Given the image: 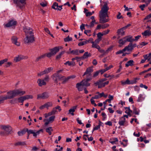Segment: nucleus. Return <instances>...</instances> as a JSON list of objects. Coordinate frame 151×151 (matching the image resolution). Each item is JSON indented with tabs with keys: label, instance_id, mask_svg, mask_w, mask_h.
Masks as SVG:
<instances>
[{
	"label": "nucleus",
	"instance_id": "obj_11",
	"mask_svg": "<svg viewBox=\"0 0 151 151\" xmlns=\"http://www.w3.org/2000/svg\"><path fill=\"white\" fill-rule=\"evenodd\" d=\"M58 109L59 111H61V109L60 108V106H57L55 108L52 109V111L48 113V116H50L52 115H54L55 114L56 112L57 111L56 109Z\"/></svg>",
	"mask_w": 151,
	"mask_h": 151
},
{
	"label": "nucleus",
	"instance_id": "obj_32",
	"mask_svg": "<svg viewBox=\"0 0 151 151\" xmlns=\"http://www.w3.org/2000/svg\"><path fill=\"white\" fill-rule=\"evenodd\" d=\"M25 145H26V143L25 142H16L14 144V145L15 146H22Z\"/></svg>",
	"mask_w": 151,
	"mask_h": 151
},
{
	"label": "nucleus",
	"instance_id": "obj_33",
	"mask_svg": "<svg viewBox=\"0 0 151 151\" xmlns=\"http://www.w3.org/2000/svg\"><path fill=\"white\" fill-rule=\"evenodd\" d=\"M118 141V139L117 138H115L113 139H110L109 140V142L113 145L116 142Z\"/></svg>",
	"mask_w": 151,
	"mask_h": 151
},
{
	"label": "nucleus",
	"instance_id": "obj_46",
	"mask_svg": "<svg viewBox=\"0 0 151 151\" xmlns=\"http://www.w3.org/2000/svg\"><path fill=\"white\" fill-rule=\"evenodd\" d=\"M55 118V116H52L50 117L49 119L48 120L50 122H52L54 121Z\"/></svg>",
	"mask_w": 151,
	"mask_h": 151
},
{
	"label": "nucleus",
	"instance_id": "obj_38",
	"mask_svg": "<svg viewBox=\"0 0 151 151\" xmlns=\"http://www.w3.org/2000/svg\"><path fill=\"white\" fill-rule=\"evenodd\" d=\"M125 38V37L122 38V39H120L119 41V43L120 44H121L122 45H124L125 42H126Z\"/></svg>",
	"mask_w": 151,
	"mask_h": 151
},
{
	"label": "nucleus",
	"instance_id": "obj_22",
	"mask_svg": "<svg viewBox=\"0 0 151 151\" xmlns=\"http://www.w3.org/2000/svg\"><path fill=\"white\" fill-rule=\"evenodd\" d=\"M77 107V105L73 107L72 108L70 109L69 110V113L71 114V115L72 116L74 115V114L73 112L75 111V110L76 109Z\"/></svg>",
	"mask_w": 151,
	"mask_h": 151
},
{
	"label": "nucleus",
	"instance_id": "obj_41",
	"mask_svg": "<svg viewBox=\"0 0 151 151\" xmlns=\"http://www.w3.org/2000/svg\"><path fill=\"white\" fill-rule=\"evenodd\" d=\"M149 32V30L147 29L144 32H142V34L144 36H150Z\"/></svg>",
	"mask_w": 151,
	"mask_h": 151
},
{
	"label": "nucleus",
	"instance_id": "obj_52",
	"mask_svg": "<svg viewBox=\"0 0 151 151\" xmlns=\"http://www.w3.org/2000/svg\"><path fill=\"white\" fill-rule=\"evenodd\" d=\"M100 128V125H98L96 127H93L92 132L93 133L94 131L97 130L98 129H99Z\"/></svg>",
	"mask_w": 151,
	"mask_h": 151
},
{
	"label": "nucleus",
	"instance_id": "obj_34",
	"mask_svg": "<svg viewBox=\"0 0 151 151\" xmlns=\"http://www.w3.org/2000/svg\"><path fill=\"white\" fill-rule=\"evenodd\" d=\"M46 56L45 54L42 55L36 58L35 61L36 62L40 60L42 58H43Z\"/></svg>",
	"mask_w": 151,
	"mask_h": 151
},
{
	"label": "nucleus",
	"instance_id": "obj_49",
	"mask_svg": "<svg viewBox=\"0 0 151 151\" xmlns=\"http://www.w3.org/2000/svg\"><path fill=\"white\" fill-rule=\"evenodd\" d=\"M97 35L98 38L101 40L102 36L103 35L102 33L101 32H99Z\"/></svg>",
	"mask_w": 151,
	"mask_h": 151
},
{
	"label": "nucleus",
	"instance_id": "obj_56",
	"mask_svg": "<svg viewBox=\"0 0 151 151\" xmlns=\"http://www.w3.org/2000/svg\"><path fill=\"white\" fill-rule=\"evenodd\" d=\"M85 24H82L80 26V28L81 30L83 31V29H85Z\"/></svg>",
	"mask_w": 151,
	"mask_h": 151
},
{
	"label": "nucleus",
	"instance_id": "obj_12",
	"mask_svg": "<svg viewBox=\"0 0 151 151\" xmlns=\"http://www.w3.org/2000/svg\"><path fill=\"white\" fill-rule=\"evenodd\" d=\"M23 30L25 32L26 36L28 35L33 34L32 32V30L30 27H24Z\"/></svg>",
	"mask_w": 151,
	"mask_h": 151
},
{
	"label": "nucleus",
	"instance_id": "obj_17",
	"mask_svg": "<svg viewBox=\"0 0 151 151\" xmlns=\"http://www.w3.org/2000/svg\"><path fill=\"white\" fill-rule=\"evenodd\" d=\"M66 53L68 54H72L76 55H79V50L78 49L72 50L70 51H67Z\"/></svg>",
	"mask_w": 151,
	"mask_h": 151
},
{
	"label": "nucleus",
	"instance_id": "obj_14",
	"mask_svg": "<svg viewBox=\"0 0 151 151\" xmlns=\"http://www.w3.org/2000/svg\"><path fill=\"white\" fill-rule=\"evenodd\" d=\"M17 37L16 36H13L11 38L12 43L18 46L20 45V44L19 42L17 41Z\"/></svg>",
	"mask_w": 151,
	"mask_h": 151
},
{
	"label": "nucleus",
	"instance_id": "obj_45",
	"mask_svg": "<svg viewBox=\"0 0 151 151\" xmlns=\"http://www.w3.org/2000/svg\"><path fill=\"white\" fill-rule=\"evenodd\" d=\"M72 40V37H70L69 36H68L66 37L64 39V41L65 42H67L71 41Z\"/></svg>",
	"mask_w": 151,
	"mask_h": 151
},
{
	"label": "nucleus",
	"instance_id": "obj_44",
	"mask_svg": "<svg viewBox=\"0 0 151 151\" xmlns=\"http://www.w3.org/2000/svg\"><path fill=\"white\" fill-rule=\"evenodd\" d=\"M34 130L32 129H28L26 128V132H27V135L29 136V135L31 134H32Z\"/></svg>",
	"mask_w": 151,
	"mask_h": 151
},
{
	"label": "nucleus",
	"instance_id": "obj_57",
	"mask_svg": "<svg viewBox=\"0 0 151 151\" xmlns=\"http://www.w3.org/2000/svg\"><path fill=\"white\" fill-rule=\"evenodd\" d=\"M140 37H141V36L140 35H138V36L135 37V39H133V40L134 41H137Z\"/></svg>",
	"mask_w": 151,
	"mask_h": 151
},
{
	"label": "nucleus",
	"instance_id": "obj_62",
	"mask_svg": "<svg viewBox=\"0 0 151 151\" xmlns=\"http://www.w3.org/2000/svg\"><path fill=\"white\" fill-rule=\"evenodd\" d=\"M145 4H143L140 5L139 6V7L141 9L142 11H143L144 10V8H145Z\"/></svg>",
	"mask_w": 151,
	"mask_h": 151
},
{
	"label": "nucleus",
	"instance_id": "obj_16",
	"mask_svg": "<svg viewBox=\"0 0 151 151\" xmlns=\"http://www.w3.org/2000/svg\"><path fill=\"white\" fill-rule=\"evenodd\" d=\"M1 128L8 133H9L11 131L12 129L11 127L8 125L2 126Z\"/></svg>",
	"mask_w": 151,
	"mask_h": 151
},
{
	"label": "nucleus",
	"instance_id": "obj_26",
	"mask_svg": "<svg viewBox=\"0 0 151 151\" xmlns=\"http://www.w3.org/2000/svg\"><path fill=\"white\" fill-rule=\"evenodd\" d=\"M91 55V53H89L88 52H85L83 55L82 56V58L83 59L87 58H88L89 57H90Z\"/></svg>",
	"mask_w": 151,
	"mask_h": 151
},
{
	"label": "nucleus",
	"instance_id": "obj_5",
	"mask_svg": "<svg viewBox=\"0 0 151 151\" xmlns=\"http://www.w3.org/2000/svg\"><path fill=\"white\" fill-rule=\"evenodd\" d=\"M30 35V36H29V35L26 36V37L24 38V41L25 44L32 43L34 41V37L33 34Z\"/></svg>",
	"mask_w": 151,
	"mask_h": 151
},
{
	"label": "nucleus",
	"instance_id": "obj_31",
	"mask_svg": "<svg viewBox=\"0 0 151 151\" xmlns=\"http://www.w3.org/2000/svg\"><path fill=\"white\" fill-rule=\"evenodd\" d=\"M72 77L71 76H69L67 78H65L64 76V77L63 78V79H62L61 80H63V81L62 83L63 84H64L65 83V82L68 81V80L71 78Z\"/></svg>",
	"mask_w": 151,
	"mask_h": 151
},
{
	"label": "nucleus",
	"instance_id": "obj_1",
	"mask_svg": "<svg viewBox=\"0 0 151 151\" xmlns=\"http://www.w3.org/2000/svg\"><path fill=\"white\" fill-rule=\"evenodd\" d=\"M109 9V7H108L107 4L105 2L101 10L99 12V22L100 23H105L109 21V19L106 18V17H109L107 14Z\"/></svg>",
	"mask_w": 151,
	"mask_h": 151
},
{
	"label": "nucleus",
	"instance_id": "obj_36",
	"mask_svg": "<svg viewBox=\"0 0 151 151\" xmlns=\"http://www.w3.org/2000/svg\"><path fill=\"white\" fill-rule=\"evenodd\" d=\"M26 100L25 96L20 97L18 99V102L19 103H23L24 101Z\"/></svg>",
	"mask_w": 151,
	"mask_h": 151
},
{
	"label": "nucleus",
	"instance_id": "obj_40",
	"mask_svg": "<svg viewBox=\"0 0 151 151\" xmlns=\"http://www.w3.org/2000/svg\"><path fill=\"white\" fill-rule=\"evenodd\" d=\"M125 118H124L123 120H119V124L120 126H124V123L125 122Z\"/></svg>",
	"mask_w": 151,
	"mask_h": 151
},
{
	"label": "nucleus",
	"instance_id": "obj_64",
	"mask_svg": "<svg viewBox=\"0 0 151 151\" xmlns=\"http://www.w3.org/2000/svg\"><path fill=\"white\" fill-rule=\"evenodd\" d=\"M140 87L142 88H144L146 89H147L148 88V87L147 86H146L145 85H143L142 83H141L140 84L139 86Z\"/></svg>",
	"mask_w": 151,
	"mask_h": 151
},
{
	"label": "nucleus",
	"instance_id": "obj_39",
	"mask_svg": "<svg viewBox=\"0 0 151 151\" xmlns=\"http://www.w3.org/2000/svg\"><path fill=\"white\" fill-rule=\"evenodd\" d=\"M109 83V81H106L105 82H104V83H101V85H100L99 86H98V88H100L102 87H104L105 85H107Z\"/></svg>",
	"mask_w": 151,
	"mask_h": 151
},
{
	"label": "nucleus",
	"instance_id": "obj_54",
	"mask_svg": "<svg viewBox=\"0 0 151 151\" xmlns=\"http://www.w3.org/2000/svg\"><path fill=\"white\" fill-rule=\"evenodd\" d=\"M99 73V72L98 71L94 73V74L93 75V77L95 78L98 76Z\"/></svg>",
	"mask_w": 151,
	"mask_h": 151
},
{
	"label": "nucleus",
	"instance_id": "obj_37",
	"mask_svg": "<svg viewBox=\"0 0 151 151\" xmlns=\"http://www.w3.org/2000/svg\"><path fill=\"white\" fill-rule=\"evenodd\" d=\"M58 3L56 2H55L52 4V8L55 10H57L58 9Z\"/></svg>",
	"mask_w": 151,
	"mask_h": 151
},
{
	"label": "nucleus",
	"instance_id": "obj_23",
	"mask_svg": "<svg viewBox=\"0 0 151 151\" xmlns=\"http://www.w3.org/2000/svg\"><path fill=\"white\" fill-rule=\"evenodd\" d=\"M81 83H78L76 85V87L77 88L78 90L79 91H82L83 90V87Z\"/></svg>",
	"mask_w": 151,
	"mask_h": 151
},
{
	"label": "nucleus",
	"instance_id": "obj_43",
	"mask_svg": "<svg viewBox=\"0 0 151 151\" xmlns=\"http://www.w3.org/2000/svg\"><path fill=\"white\" fill-rule=\"evenodd\" d=\"M45 107L47 108L49 107H51L52 106V103L51 102H48L45 104Z\"/></svg>",
	"mask_w": 151,
	"mask_h": 151
},
{
	"label": "nucleus",
	"instance_id": "obj_27",
	"mask_svg": "<svg viewBox=\"0 0 151 151\" xmlns=\"http://www.w3.org/2000/svg\"><path fill=\"white\" fill-rule=\"evenodd\" d=\"M133 107V113L136 115H138L139 114V110L137 109L134 106V105H132Z\"/></svg>",
	"mask_w": 151,
	"mask_h": 151
},
{
	"label": "nucleus",
	"instance_id": "obj_21",
	"mask_svg": "<svg viewBox=\"0 0 151 151\" xmlns=\"http://www.w3.org/2000/svg\"><path fill=\"white\" fill-rule=\"evenodd\" d=\"M13 96H0V102L4 101V100H7L8 99H11L12 98Z\"/></svg>",
	"mask_w": 151,
	"mask_h": 151
},
{
	"label": "nucleus",
	"instance_id": "obj_63",
	"mask_svg": "<svg viewBox=\"0 0 151 151\" xmlns=\"http://www.w3.org/2000/svg\"><path fill=\"white\" fill-rule=\"evenodd\" d=\"M105 124L106 125H108L109 126H112V123L111 121H108L105 123Z\"/></svg>",
	"mask_w": 151,
	"mask_h": 151
},
{
	"label": "nucleus",
	"instance_id": "obj_2",
	"mask_svg": "<svg viewBox=\"0 0 151 151\" xmlns=\"http://www.w3.org/2000/svg\"><path fill=\"white\" fill-rule=\"evenodd\" d=\"M25 92L24 91H22L20 89H17L13 91H10L7 92V94L8 95L7 96H13L11 99L19 95H22L25 94Z\"/></svg>",
	"mask_w": 151,
	"mask_h": 151
},
{
	"label": "nucleus",
	"instance_id": "obj_20",
	"mask_svg": "<svg viewBox=\"0 0 151 151\" xmlns=\"http://www.w3.org/2000/svg\"><path fill=\"white\" fill-rule=\"evenodd\" d=\"M132 36L129 35L125 37L126 42H130V43L132 42L133 41V38H132Z\"/></svg>",
	"mask_w": 151,
	"mask_h": 151
},
{
	"label": "nucleus",
	"instance_id": "obj_47",
	"mask_svg": "<svg viewBox=\"0 0 151 151\" xmlns=\"http://www.w3.org/2000/svg\"><path fill=\"white\" fill-rule=\"evenodd\" d=\"M8 60V59L5 58L4 60L0 61V66H1L5 62H6Z\"/></svg>",
	"mask_w": 151,
	"mask_h": 151
},
{
	"label": "nucleus",
	"instance_id": "obj_15",
	"mask_svg": "<svg viewBox=\"0 0 151 151\" xmlns=\"http://www.w3.org/2000/svg\"><path fill=\"white\" fill-rule=\"evenodd\" d=\"M25 58V57L22 55H18L17 57L14 58V61L15 62H17Z\"/></svg>",
	"mask_w": 151,
	"mask_h": 151
},
{
	"label": "nucleus",
	"instance_id": "obj_53",
	"mask_svg": "<svg viewBox=\"0 0 151 151\" xmlns=\"http://www.w3.org/2000/svg\"><path fill=\"white\" fill-rule=\"evenodd\" d=\"M25 97L26 99H32L33 98V96L32 95H27L25 96Z\"/></svg>",
	"mask_w": 151,
	"mask_h": 151
},
{
	"label": "nucleus",
	"instance_id": "obj_30",
	"mask_svg": "<svg viewBox=\"0 0 151 151\" xmlns=\"http://www.w3.org/2000/svg\"><path fill=\"white\" fill-rule=\"evenodd\" d=\"M53 70V68L52 67H49L46 68L44 71V72L45 74H47L50 73L51 71Z\"/></svg>",
	"mask_w": 151,
	"mask_h": 151
},
{
	"label": "nucleus",
	"instance_id": "obj_19",
	"mask_svg": "<svg viewBox=\"0 0 151 151\" xmlns=\"http://www.w3.org/2000/svg\"><path fill=\"white\" fill-rule=\"evenodd\" d=\"M37 83L40 86H45L46 85V83L44 81V80H41L40 79H38L37 81Z\"/></svg>",
	"mask_w": 151,
	"mask_h": 151
},
{
	"label": "nucleus",
	"instance_id": "obj_25",
	"mask_svg": "<svg viewBox=\"0 0 151 151\" xmlns=\"http://www.w3.org/2000/svg\"><path fill=\"white\" fill-rule=\"evenodd\" d=\"M26 132V128H24L21 131H18L17 134L19 136H22L25 134Z\"/></svg>",
	"mask_w": 151,
	"mask_h": 151
},
{
	"label": "nucleus",
	"instance_id": "obj_18",
	"mask_svg": "<svg viewBox=\"0 0 151 151\" xmlns=\"http://www.w3.org/2000/svg\"><path fill=\"white\" fill-rule=\"evenodd\" d=\"M125 30L123 27L118 29L117 32V34L119 35H120L122 36H123L125 35V32L124 30Z\"/></svg>",
	"mask_w": 151,
	"mask_h": 151
},
{
	"label": "nucleus",
	"instance_id": "obj_48",
	"mask_svg": "<svg viewBox=\"0 0 151 151\" xmlns=\"http://www.w3.org/2000/svg\"><path fill=\"white\" fill-rule=\"evenodd\" d=\"M116 18L117 19H123L124 17L121 15V13L120 12H118V14L116 16Z\"/></svg>",
	"mask_w": 151,
	"mask_h": 151
},
{
	"label": "nucleus",
	"instance_id": "obj_59",
	"mask_svg": "<svg viewBox=\"0 0 151 151\" xmlns=\"http://www.w3.org/2000/svg\"><path fill=\"white\" fill-rule=\"evenodd\" d=\"M95 22V20H94V21H92L90 24V28L92 27H94V22Z\"/></svg>",
	"mask_w": 151,
	"mask_h": 151
},
{
	"label": "nucleus",
	"instance_id": "obj_6",
	"mask_svg": "<svg viewBox=\"0 0 151 151\" xmlns=\"http://www.w3.org/2000/svg\"><path fill=\"white\" fill-rule=\"evenodd\" d=\"M52 77L54 83H58V81L62 79H63V78L64 77V76H62L61 75L58 74L57 73H54L52 76Z\"/></svg>",
	"mask_w": 151,
	"mask_h": 151
},
{
	"label": "nucleus",
	"instance_id": "obj_13",
	"mask_svg": "<svg viewBox=\"0 0 151 151\" xmlns=\"http://www.w3.org/2000/svg\"><path fill=\"white\" fill-rule=\"evenodd\" d=\"M136 46V44H133L132 42L129 43V45L126 46V47H127V51L132 52L133 49Z\"/></svg>",
	"mask_w": 151,
	"mask_h": 151
},
{
	"label": "nucleus",
	"instance_id": "obj_51",
	"mask_svg": "<svg viewBox=\"0 0 151 151\" xmlns=\"http://www.w3.org/2000/svg\"><path fill=\"white\" fill-rule=\"evenodd\" d=\"M143 97L142 96V94H140L139 95V96L138 97V99L137 100V101L138 102H141L142 101Z\"/></svg>",
	"mask_w": 151,
	"mask_h": 151
},
{
	"label": "nucleus",
	"instance_id": "obj_55",
	"mask_svg": "<svg viewBox=\"0 0 151 151\" xmlns=\"http://www.w3.org/2000/svg\"><path fill=\"white\" fill-rule=\"evenodd\" d=\"M109 26V25L108 24H106L102 25L101 28L103 29H105L108 27Z\"/></svg>",
	"mask_w": 151,
	"mask_h": 151
},
{
	"label": "nucleus",
	"instance_id": "obj_42",
	"mask_svg": "<svg viewBox=\"0 0 151 151\" xmlns=\"http://www.w3.org/2000/svg\"><path fill=\"white\" fill-rule=\"evenodd\" d=\"M88 43V41H87V40H86L85 41L81 42H79L78 44V45L80 46H82L87 44Z\"/></svg>",
	"mask_w": 151,
	"mask_h": 151
},
{
	"label": "nucleus",
	"instance_id": "obj_35",
	"mask_svg": "<svg viewBox=\"0 0 151 151\" xmlns=\"http://www.w3.org/2000/svg\"><path fill=\"white\" fill-rule=\"evenodd\" d=\"M64 64L65 65H67L68 64L69 66L72 65L73 66H74L76 65L75 63L73 61L70 62L69 61H67L65 63H64Z\"/></svg>",
	"mask_w": 151,
	"mask_h": 151
},
{
	"label": "nucleus",
	"instance_id": "obj_9",
	"mask_svg": "<svg viewBox=\"0 0 151 151\" xmlns=\"http://www.w3.org/2000/svg\"><path fill=\"white\" fill-rule=\"evenodd\" d=\"M93 66H91L87 68L86 71L84 73L83 76L86 75L87 77L89 76H91V73L93 71Z\"/></svg>",
	"mask_w": 151,
	"mask_h": 151
},
{
	"label": "nucleus",
	"instance_id": "obj_8",
	"mask_svg": "<svg viewBox=\"0 0 151 151\" xmlns=\"http://www.w3.org/2000/svg\"><path fill=\"white\" fill-rule=\"evenodd\" d=\"M49 97L48 93L46 92H44L40 94L37 95V99H47Z\"/></svg>",
	"mask_w": 151,
	"mask_h": 151
},
{
	"label": "nucleus",
	"instance_id": "obj_4",
	"mask_svg": "<svg viewBox=\"0 0 151 151\" xmlns=\"http://www.w3.org/2000/svg\"><path fill=\"white\" fill-rule=\"evenodd\" d=\"M26 0H13L14 3L16 4V6L19 7L20 9H22L26 4Z\"/></svg>",
	"mask_w": 151,
	"mask_h": 151
},
{
	"label": "nucleus",
	"instance_id": "obj_58",
	"mask_svg": "<svg viewBox=\"0 0 151 151\" xmlns=\"http://www.w3.org/2000/svg\"><path fill=\"white\" fill-rule=\"evenodd\" d=\"M148 44V42H142L139 43L140 45L142 46V47L143 46H145V45H147Z\"/></svg>",
	"mask_w": 151,
	"mask_h": 151
},
{
	"label": "nucleus",
	"instance_id": "obj_3",
	"mask_svg": "<svg viewBox=\"0 0 151 151\" xmlns=\"http://www.w3.org/2000/svg\"><path fill=\"white\" fill-rule=\"evenodd\" d=\"M62 48L61 46H56L53 48L49 49V50L50 52L45 53L46 56L48 58H50L55 55Z\"/></svg>",
	"mask_w": 151,
	"mask_h": 151
},
{
	"label": "nucleus",
	"instance_id": "obj_28",
	"mask_svg": "<svg viewBox=\"0 0 151 151\" xmlns=\"http://www.w3.org/2000/svg\"><path fill=\"white\" fill-rule=\"evenodd\" d=\"M126 50H127V47H126V46L122 50H119L118 51H117L116 53V55H118V54H120L121 53H123L124 52H125Z\"/></svg>",
	"mask_w": 151,
	"mask_h": 151
},
{
	"label": "nucleus",
	"instance_id": "obj_50",
	"mask_svg": "<svg viewBox=\"0 0 151 151\" xmlns=\"http://www.w3.org/2000/svg\"><path fill=\"white\" fill-rule=\"evenodd\" d=\"M45 130L46 132L47 133H48L50 131H53V129H52V127H49L47 128Z\"/></svg>",
	"mask_w": 151,
	"mask_h": 151
},
{
	"label": "nucleus",
	"instance_id": "obj_60",
	"mask_svg": "<svg viewBox=\"0 0 151 151\" xmlns=\"http://www.w3.org/2000/svg\"><path fill=\"white\" fill-rule=\"evenodd\" d=\"M77 121L78 122V123L80 124H82V126H84V124L82 123L81 122V121L80 120H79V118H77Z\"/></svg>",
	"mask_w": 151,
	"mask_h": 151
},
{
	"label": "nucleus",
	"instance_id": "obj_7",
	"mask_svg": "<svg viewBox=\"0 0 151 151\" xmlns=\"http://www.w3.org/2000/svg\"><path fill=\"white\" fill-rule=\"evenodd\" d=\"M17 24V22L13 20H11L9 21L6 24H4V27H15Z\"/></svg>",
	"mask_w": 151,
	"mask_h": 151
},
{
	"label": "nucleus",
	"instance_id": "obj_29",
	"mask_svg": "<svg viewBox=\"0 0 151 151\" xmlns=\"http://www.w3.org/2000/svg\"><path fill=\"white\" fill-rule=\"evenodd\" d=\"M65 51H63L60 52L59 54L56 56V60H59L60 59L62 56L65 52Z\"/></svg>",
	"mask_w": 151,
	"mask_h": 151
},
{
	"label": "nucleus",
	"instance_id": "obj_10",
	"mask_svg": "<svg viewBox=\"0 0 151 151\" xmlns=\"http://www.w3.org/2000/svg\"><path fill=\"white\" fill-rule=\"evenodd\" d=\"M92 79L91 77L84 79L82 80L80 82L81 83L82 86H85L86 87L90 86V83L88 82V81H91Z\"/></svg>",
	"mask_w": 151,
	"mask_h": 151
},
{
	"label": "nucleus",
	"instance_id": "obj_24",
	"mask_svg": "<svg viewBox=\"0 0 151 151\" xmlns=\"http://www.w3.org/2000/svg\"><path fill=\"white\" fill-rule=\"evenodd\" d=\"M134 61L132 60H131L128 61L125 64V67H128L129 66H132L134 65Z\"/></svg>",
	"mask_w": 151,
	"mask_h": 151
},
{
	"label": "nucleus",
	"instance_id": "obj_61",
	"mask_svg": "<svg viewBox=\"0 0 151 151\" xmlns=\"http://www.w3.org/2000/svg\"><path fill=\"white\" fill-rule=\"evenodd\" d=\"M110 31V30L109 29H107L106 30H105L103 31L102 33L103 35H106L108 34Z\"/></svg>",
	"mask_w": 151,
	"mask_h": 151
}]
</instances>
